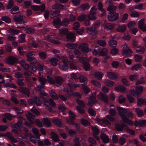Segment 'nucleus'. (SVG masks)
Here are the masks:
<instances>
[{
    "label": "nucleus",
    "instance_id": "nucleus-1",
    "mask_svg": "<svg viewBox=\"0 0 146 146\" xmlns=\"http://www.w3.org/2000/svg\"><path fill=\"white\" fill-rule=\"evenodd\" d=\"M117 109L118 113L123 122L128 125H132L133 122L131 120L129 119L128 118L133 116V113L130 111L127 112L126 109L120 107L118 108Z\"/></svg>",
    "mask_w": 146,
    "mask_h": 146
},
{
    "label": "nucleus",
    "instance_id": "nucleus-2",
    "mask_svg": "<svg viewBox=\"0 0 146 146\" xmlns=\"http://www.w3.org/2000/svg\"><path fill=\"white\" fill-rule=\"evenodd\" d=\"M61 59L62 61L59 64V67L63 71H67L69 69L68 58L65 55H64Z\"/></svg>",
    "mask_w": 146,
    "mask_h": 146
},
{
    "label": "nucleus",
    "instance_id": "nucleus-3",
    "mask_svg": "<svg viewBox=\"0 0 146 146\" xmlns=\"http://www.w3.org/2000/svg\"><path fill=\"white\" fill-rule=\"evenodd\" d=\"M78 48L86 56H87L88 53L91 51V48L89 47L88 44L87 43H83L79 44Z\"/></svg>",
    "mask_w": 146,
    "mask_h": 146
},
{
    "label": "nucleus",
    "instance_id": "nucleus-4",
    "mask_svg": "<svg viewBox=\"0 0 146 146\" xmlns=\"http://www.w3.org/2000/svg\"><path fill=\"white\" fill-rule=\"evenodd\" d=\"M77 87H79L78 84H75L72 81H69V82L67 84V92L68 94L70 96L72 95L73 94L72 90Z\"/></svg>",
    "mask_w": 146,
    "mask_h": 146
},
{
    "label": "nucleus",
    "instance_id": "nucleus-5",
    "mask_svg": "<svg viewBox=\"0 0 146 146\" xmlns=\"http://www.w3.org/2000/svg\"><path fill=\"white\" fill-rule=\"evenodd\" d=\"M136 91L132 90L130 91V93L133 96L137 98L140 96V94L143 91V87L141 86H136L135 87Z\"/></svg>",
    "mask_w": 146,
    "mask_h": 146
},
{
    "label": "nucleus",
    "instance_id": "nucleus-6",
    "mask_svg": "<svg viewBox=\"0 0 146 146\" xmlns=\"http://www.w3.org/2000/svg\"><path fill=\"white\" fill-rule=\"evenodd\" d=\"M97 8L96 6H94L91 8L90 13L87 15V17L89 20H94L96 19L97 16L96 12Z\"/></svg>",
    "mask_w": 146,
    "mask_h": 146
},
{
    "label": "nucleus",
    "instance_id": "nucleus-7",
    "mask_svg": "<svg viewBox=\"0 0 146 146\" xmlns=\"http://www.w3.org/2000/svg\"><path fill=\"white\" fill-rule=\"evenodd\" d=\"M76 101L78 104L80 106H76L77 110L80 113H84L85 112V111L83 109V108L85 107V104L83 102L81 101L78 99H76Z\"/></svg>",
    "mask_w": 146,
    "mask_h": 146
},
{
    "label": "nucleus",
    "instance_id": "nucleus-8",
    "mask_svg": "<svg viewBox=\"0 0 146 146\" xmlns=\"http://www.w3.org/2000/svg\"><path fill=\"white\" fill-rule=\"evenodd\" d=\"M74 54L76 56L79 58V62L81 63H83L84 61H88V59L86 58H84L82 57H80V56L82 54V52L79 50L76 49L74 51Z\"/></svg>",
    "mask_w": 146,
    "mask_h": 146
},
{
    "label": "nucleus",
    "instance_id": "nucleus-9",
    "mask_svg": "<svg viewBox=\"0 0 146 146\" xmlns=\"http://www.w3.org/2000/svg\"><path fill=\"white\" fill-rule=\"evenodd\" d=\"M118 14L115 12L109 13L108 15V19L110 21H113L118 18Z\"/></svg>",
    "mask_w": 146,
    "mask_h": 146
},
{
    "label": "nucleus",
    "instance_id": "nucleus-10",
    "mask_svg": "<svg viewBox=\"0 0 146 146\" xmlns=\"http://www.w3.org/2000/svg\"><path fill=\"white\" fill-rule=\"evenodd\" d=\"M69 114L70 120H69L67 118L66 121L67 123L70 125L74 124V122L73 120L75 119V115L73 112L71 111H69Z\"/></svg>",
    "mask_w": 146,
    "mask_h": 146
},
{
    "label": "nucleus",
    "instance_id": "nucleus-11",
    "mask_svg": "<svg viewBox=\"0 0 146 146\" xmlns=\"http://www.w3.org/2000/svg\"><path fill=\"white\" fill-rule=\"evenodd\" d=\"M13 20L16 22V24H25L26 23V21H23V17L21 15L15 16Z\"/></svg>",
    "mask_w": 146,
    "mask_h": 146
},
{
    "label": "nucleus",
    "instance_id": "nucleus-12",
    "mask_svg": "<svg viewBox=\"0 0 146 146\" xmlns=\"http://www.w3.org/2000/svg\"><path fill=\"white\" fill-rule=\"evenodd\" d=\"M91 127L93 131V136L97 140H99L100 138L98 136V135L100 132L98 129L97 126L95 125L94 126H92Z\"/></svg>",
    "mask_w": 146,
    "mask_h": 146
},
{
    "label": "nucleus",
    "instance_id": "nucleus-13",
    "mask_svg": "<svg viewBox=\"0 0 146 146\" xmlns=\"http://www.w3.org/2000/svg\"><path fill=\"white\" fill-rule=\"evenodd\" d=\"M96 96L95 93L93 94L92 95L90 96L89 99L88 100V105L89 106H91L96 102Z\"/></svg>",
    "mask_w": 146,
    "mask_h": 146
},
{
    "label": "nucleus",
    "instance_id": "nucleus-14",
    "mask_svg": "<svg viewBox=\"0 0 146 146\" xmlns=\"http://www.w3.org/2000/svg\"><path fill=\"white\" fill-rule=\"evenodd\" d=\"M67 41L68 42H75L76 37L74 34L72 33H70L66 35Z\"/></svg>",
    "mask_w": 146,
    "mask_h": 146
},
{
    "label": "nucleus",
    "instance_id": "nucleus-15",
    "mask_svg": "<svg viewBox=\"0 0 146 146\" xmlns=\"http://www.w3.org/2000/svg\"><path fill=\"white\" fill-rule=\"evenodd\" d=\"M96 121L99 122V125H100L102 126H105V125H110V123L109 121L107 120L105 117H104L103 119H101L99 118H97Z\"/></svg>",
    "mask_w": 146,
    "mask_h": 146
},
{
    "label": "nucleus",
    "instance_id": "nucleus-16",
    "mask_svg": "<svg viewBox=\"0 0 146 146\" xmlns=\"http://www.w3.org/2000/svg\"><path fill=\"white\" fill-rule=\"evenodd\" d=\"M97 97L98 99L102 100L105 103H107L108 102V99L107 96L105 94H103L101 92L98 95Z\"/></svg>",
    "mask_w": 146,
    "mask_h": 146
},
{
    "label": "nucleus",
    "instance_id": "nucleus-17",
    "mask_svg": "<svg viewBox=\"0 0 146 146\" xmlns=\"http://www.w3.org/2000/svg\"><path fill=\"white\" fill-rule=\"evenodd\" d=\"M17 59L15 57L10 56L6 59L5 62L7 64L13 65L17 62Z\"/></svg>",
    "mask_w": 146,
    "mask_h": 146
},
{
    "label": "nucleus",
    "instance_id": "nucleus-18",
    "mask_svg": "<svg viewBox=\"0 0 146 146\" xmlns=\"http://www.w3.org/2000/svg\"><path fill=\"white\" fill-rule=\"evenodd\" d=\"M45 8V5L43 4L40 6L37 5H34L31 6V9L35 11H38L39 10L41 11H44Z\"/></svg>",
    "mask_w": 146,
    "mask_h": 146
},
{
    "label": "nucleus",
    "instance_id": "nucleus-19",
    "mask_svg": "<svg viewBox=\"0 0 146 146\" xmlns=\"http://www.w3.org/2000/svg\"><path fill=\"white\" fill-rule=\"evenodd\" d=\"M107 76L109 79L111 80L115 79L118 77L117 74L116 72L111 71L108 72Z\"/></svg>",
    "mask_w": 146,
    "mask_h": 146
},
{
    "label": "nucleus",
    "instance_id": "nucleus-20",
    "mask_svg": "<svg viewBox=\"0 0 146 146\" xmlns=\"http://www.w3.org/2000/svg\"><path fill=\"white\" fill-rule=\"evenodd\" d=\"M53 25L55 28H59L61 26L60 18H57L54 19L53 21Z\"/></svg>",
    "mask_w": 146,
    "mask_h": 146
},
{
    "label": "nucleus",
    "instance_id": "nucleus-21",
    "mask_svg": "<svg viewBox=\"0 0 146 146\" xmlns=\"http://www.w3.org/2000/svg\"><path fill=\"white\" fill-rule=\"evenodd\" d=\"M44 104L46 106H48L49 105L52 107H55L56 106V104L54 100L51 98L49 99L48 101L45 100L44 102Z\"/></svg>",
    "mask_w": 146,
    "mask_h": 146
},
{
    "label": "nucleus",
    "instance_id": "nucleus-22",
    "mask_svg": "<svg viewBox=\"0 0 146 146\" xmlns=\"http://www.w3.org/2000/svg\"><path fill=\"white\" fill-rule=\"evenodd\" d=\"M139 27L143 31H146V25L144 23V20L141 19L138 21Z\"/></svg>",
    "mask_w": 146,
    "mask_h": 146
},
{
    "label": "nucleus",
    "instance_id": "nucleus-23",
    "mask_svg": "<svg viewBox=\"0 0 146 146\" xmlns=\"http://www.w3.org/2000/svg\"><path fill=\"white\" fill-rule=\"evenodd\" d=\"M38 81L40 82V89H37V90H39L41 88H43L44 86V85L46 82V80L45 78H42L40 77H38Z\"/></svg>",
    "mask_w": 146,
    "mask_h": 146
},
{
    "label": "nucleus",
    "instance_id": "nucleus-24",
    "mask_svg": "<svg viewBox=\"0 0 146 146\" xmlns=\"http://www.w3.org/2000/svg\"><path fill=\"white\" fill-rule=\"evenodd\" d=\"M52 8L54 9H66L67 7L60 3L55 4L52 6Z\"/></svg>",
    "mask_w": 146,
    "mask_h": 146
},
{
    "label": "nucleus",
    "instance_id": "nucleus-25",
    "mask_svg": "<svg viewBox=\"0 0 146 146\" xmlns=\"http://www.w3.org/2000/svg\"><path fill=\"white\" fill-rule=\"evenodd\" d=\"M134 124L136 126L139 125L141 127H144L146 126V120H141L138 121H135Z\"/></svg>",
    "mask_w": 146,
    "mask_h": 146
},
{
    "label": "nucleus",
    "instance_id": "nucleus-26",
    "mask_svg": "<svg viewBox=\"0 0 146 146\" xmlns=\"http://www.w3.org/2000/svg\"><path fill=\"white\" fill-rule=\"evenodd\" d=\"M115 25L114 24L107 23L105 25L104 28L107 31H110L113 29Z\"/></svg>",
    "mask_w": 146,
    "mask_h": 146
},
{
    "label": "nucleus",
    "instance_id": "nucleus-27",
    "mask_svg": "<svg viewBox=\"0 0 146 146\" xmlns=\"http://www.w3.org/2000/svg\"><path fill=\"white\" fill-rule=\"evenodd\" d=\"M5 136H7L12 142L13 143H16L17 142V140L13 136L11 135V134L9 133H7L5 134H0V136L1 137H4Z\"/></svg>",
    "mask_w": 146,
    "mask_h": 146
},
{
    "label": "nucleus",
    "instance_id": "nucleus-28",
    "mask_svg": "<svg viewBox=\"0 0 146 146\" xmlns=\"http://www.w3.org/2000/svg\"><path fill=\"white\" fill-rule=\"evenodd\" d=\"M133 59L136 62H141L142 61L143 57L141 55L135 54L134 55Z\"/></svg>",
    "mask_w": 146,
    "mask_h": 146
},
{
    "label": "nucleus",
    "instance_id": "nucleus-29",
    "mask_svg": "<svg viewBox=\"0 0 146 146\" xmlns=\"http://www.w3.org/2000/svg\"><path fill=\"white\" fill-rule=\"evenodd\" d=\"M86 31L88 33L90 34H96L97 33L98 31L95 27L94 28L92 27L87 28Z\"/></svg>",
    "mask_w": 146,
    "mask_h": 146
},
{
    "label": "nucleus",
    "instance_id": "nucleus-30",
    "mask_svg": "<svg viewBox=\"0 0 146 146\" xmlns=\"http://www.w3.org/2000/svg\"><path fill=\"white\" fill-rule=\"evenodd\" d=\"M126 28V26L125 25H119L117 27L116 30L117 32L121 33L125 31Z\"/></svg>",
    "mask_w": 146,
    "mask_h": 146
},
{
    "label": "nucleus",
    "instance_id": "nucleus-31",
    "mask_svg": "<svg viewBox=\"0 0 146 146\" xmlns=\"http://www.w3.org/2000/svg\"><path fill=\"white\" fill-rule=\"evenodd\" d=\"M100 137L103 142L105 143L109 142V139L106 134L104 133H102L100 135Z\"/></svg>",
    "mask_w": 146,
    "mask_h": 146
},
{
    "label": "nucleus",
    "instance_id": "nucleus-32",
    "mask_svg": "<svg viewBox=\"0 0 146 146\" xmlns=\"http://www.w3.org/2000/svg\"><path fill=\"white\" fill-rule=\"evenodd\" d=\"M49 93L51 97L54 100H57L59 98V96L53 90L50 91L49 92Z\"/></svg>",
    "mask_w": 146,
    "mask_h": 146
},
{
    "label": "nucleus",
    "instance_id": "nucleus-33",
    "mask_svg": "<svg viewBox=\"0 0 146 146\" xmlns=\"http://www.w3.org/2000/svg\"><path fill=\"white\" fill-rule=\"evenodd\" d=\"M133 51L132 50L128 48L126 51H124L122 53V55L123 56H130L132 55Z\"/></svg>",
    "mask_w": 146,
    "mask_h": 146
},
{
    "label": "nucleus",
    "instance_id": "nucleus-34",
    "mask_svg": "<svg viewBox=\"0 0 146 146\" xmlns=\"http://www.w3.org/2000/svg\"><path fill=\"white\" fill-rule=\"evenodd\" d=\"M19 63L21 66L25 69L27 70L29 68V65L25 62L24 60H20Z\"/></svg>",
    "mask_w": 146,
    "mask_h": 146
},
{
    "label": "nucleus",
    "instance_id": "nucleus-35",
    "mask_svg": "<svg viewBox=\"0 0 146 146\" xmlns=\"http://www.w3.org/2000/svg\"><path fill=\"white\" fill-rule=\"evenodd\" d=\"M141 65L140 64H137L134 65L131 68V70L133 72H135L138 70V69L141 68Z\"/></svg>",
    "mask_w": 146,
    "mask_h": 146
},
{
    "label": "nucleus",
    "instance_id": "nucleus-36",
    "mask_svg": "<svg viewBox=\"0 0 146 146\" xmlns=\"http://www.w3.org/2000/svg\"><path fill=\"white\" fill-rule=\"evenodd\" d=\"M51 138L55 142H58L60 141L58 135L55 133L52 132L51 133Z\"/></svg>",
    "mask_w": 146,
    "mask_h": 146
},
{
    "label": "nucleus",
    "instance_id": "nucleus-37",
    "mask_svg": "<svg viewBox=\"0 0 146 146\" xmlns=\"http://www.w3.org/2000/svg\"><path fill=\"white\" fill-rule=\"evenodd\" d=\"M51 51L55 54V55L60 59H62L63 56H62L60 54V51L56 49H52Z\"/></svg>",
    "mask_w": 146,
    "mask_h": 146
},
{
    "label": "nucleus",
    "instance_id": "nucleus-38",
    "mask_svg": "<svg viewBox=\"0 0 146 146\" xmlns=\"http://www.w3.org/2000/svg\"><path fill=\"white\" fill-rule=\"evenodd\" d=\"M56 82V85L58 87L61 85L63 81L62 78L60 77H57L55 79Z\"/></svg>",
    "mask_w": 146,
    "mask_h": 146
},
{
    "label": "nucleus",
    "instance_id": "nucleus-39",
    "mask_svg": "<svg viewBox=\"0 0 146 146\" xmlns=\"http://www.w3.org/2000/svg\"><path fill=\"white\" fill-rule=\"evenodd\" d=\"M127 126L124 123H122L121 125L117 124L115 126V128L118 131L122 130L123 128L126 129Z\"/></svg>",
    "mask_w": 146,
    "mask_h": 146
},
{
    "label": "nucleus",
    "instance_id": "nucleus-40",
    "mask_svg": "<svg viewBox=\"0 0 146 146\" xmlns=\"http://www.w3.org/2000/svg\"><path fill=\"white\" fill-rule=\"evenodd\" d=\"M94 77L98 80H101L103 76V74L101 72H95L94 74Z\"/></svg>",
    "mask_w": 146,
    "mask_h": 146
},
{
    "label": "nucleus",
    "instance_id": "nucleus-41",
    "mask_svg": "<svg viewBox=\"0 0 146 146\" xmlns=\"http://www.w3.org/2000/svg\"><path fill=\"white\" fill-rule=\"evenodd\" d=\"M115 91L120 92H123L126 90L125 87L123 86H119L115 88Z\"/></svg>",
    "mask_w": 146,
    "mask_h": 146
},
{
    "label": "nucleus",
    "instance_id": "nucleus-42",
    "mask_svg": "<svg viewBox=\"0 0 146 146\" xmlns=\"http://www.w3.org/2000/svg\"><path fill=\"white\" fill-rule=\"evenodd\" d=\"M89 59L88 61H86L84 60V63H82L83 64L84 68L86 71L89 70H90V65L89 63L87 62L89 61Z\"/></svg>",
    "mask_w": 146,
    "mask_h": 146
},
{
    "label": "nucleus",
    "instance_id": "nucleus-43",
    "mask_svg": "<svg viewBox=\"0 0 146 146\" xmlns=\"http://www.w3.org/2000/svg\"><path fill=\"white\" fill-rule=\"evenodd\" d=\"M135 112L138 116L139 117H141L144 115L143 111L139 108H136L135 109Z\"/></svg>",
    "mask_w": 146,
    "mask_h": 146
},
{
    "label": "nucleus",
    "instance_id": "nucleus-44",
    "mask_svg": "<svg viewBox=\"0 0 146 146\" xmlns=\"http://www.w3.org/2000/svg\"><path fill=\"white\" fill-rule=\"evenodd\" d=\"M26 115L30 123L31 124L33 123L34 122L31 119H34L35 117V116L30 112H28V114H26Z\"/></svg>",
    "mask_w": 146,
    "mask_h": 146
},
{
    "label": "nucleus",
    "instance_id": "nucleus-45",
    "mask_svg": "<svg viewBox=\"0 0 146 146\" xmlns=\"http://www.w3.org/2000/svg\"><path fill=\"white\" fill-rule=\"evenodd\" d=\"M104 83L107 86L111 87L113 86L114 82L108 79H106L104 80Z\"/></svg>",
    "mask_w": 146,
    "mask_h": 146
},
{
    "label": "nucleus",
    "instance_id": "nucleus-46",
    "mask_svg": "<svg viewBox=\"0 0 146 146\" xmlns=\"http://www.w3.org/2000/svg\"><path fill=\"white\" fill-rule=\"evenodd\" d=\"M18 90L24 94L27 95L28 97H29V90L28 89L23 88H20Z\"/></svg>",
    "mask_w": 146,
    "mask_h": 146
},
{
    "label": "nucleus",
    "instance_id": "nucleus-47",
    "mask_svg": "<svg viewBox=\"0 0 146 146\" xmlns=\"http://www.w3.org/2000/svg\"><path fill=\"white\" fill-rule=\"evenodd\" d=\"M145 49V48L143 47L139 46L136 48V51L137 52L142 54L144 52Z\"/></svg>",
    "mask_w": 146,
    "mask_h": 146
},
{
    "label": "nucleus",
    "instance_id": "nucleus-48",
    "mask_svg": "<svg viewBox=\"0 0 146 146\" xmlns=\"http://www.w3.org/2000/svg\"><path fill=\"white\" fill-rule=\"evenodd\" d=\"M60 11L58 10L52 11L50 13V15L51 16V17L52 18L60 15Z\"/></svg>",
    "mask_w": 146,
    "mask_h": 146
},
{
    "label": "nucleus",
    "instance_id": "nucleus-49",
    "mask_svg": "<svg viewBox=\"0 0 146 146\" xmlns=\"http://www.w3.org/2000/svg\"><path fill=\"white\" fill-rule=\"evenodd\" d=\"M43 123L44 125L47 127H49L51 125L50 121L47 118H44L43 119Z\"/></svg>",
    "mask_w": 146,
    "mask_h": 146
},
{
    "label": "nucleus",
    "instance_id": "nucleus-50",
    "mask_svg": "<svg viewBox=\"0 0 146 146\" xmlns=\"http://www.w3.org/2000/svg\"><path fill=\"white\" fill-rule=\"evenodd\" d=\"M110 110L109 111L110 113L113 116L115 115L116 114V112L114 110L115 106L113 105H111L110 106Z\"/></svg>",
    "mask_w": 146,
    "mask_h": 146
},
{
    "label": "nucleus",
    "instance_id": "nucleus-51",
    "mask_svg": "<svg viewBox=\"0 0 146 146\" xmlns=\"http://www.w3.org/2000/svg\"><path fill=\"white\" fill-rule=\"evenodd\" d=\"M69 22L70 21L69 19L67 18H65L64 19L62 20V21H61V25L64 26H67L69 24Z\"/></svg>",
    "mask_w": 146,
    "mask_h": 146
},
{
    "label": "nucleus",
    "instance_id": "nucleus-52",
    "mask_svg": "<svg viewBox=\"0 0 146 146\" xmlns=\"http://www.w3.org/2000/svg\"><path fill=\"white\" fill-rule=\"evenodd\" d=\"M117 7L113 5H109L107 8V10L109 13H113L116 9Z\"/></svg>",
    "mask_w": 146,
    "mask_h": 146
},
{
    "label": "nucleus",
    "instance_id": "nucleus-53",
    "mask_svg": "<svg viewBox=\"0 0 146 146\" xmlns=\"http://www.w3.org/2000/svg\"><path fill=\"white\" fill-rule=\"evenodd\" d=\"M117 44V42L114 39H112L109 41V44L111 47H115Z\"/></svg>",
    "mask_w": 146,
    "mask_h": 146
},
{
    "label": "nucleus",
    "instance_id": "nucleus-54",
    "mask_svg": "<svg viewBox=\"0 0 146 146\" xmlns=\"http://www.w3.org/2000/svg\"><path fill=\"white\" fill-rule=\"evenodd\" d=\"M79 78L81 83H85L88 82L86 78L84 75H81L79 77Z\"/></svg>",
    "mask_w": 146,
    "mask_h": 146
},
{
    "label": "nucleus",
    "instance_id": "nucleus-55",
    "mask_svg": "<svg viewBox=\"0 0 146 146\" xmlns=\"http://www.w3.org/2000/svg\"><path fill=\"white\" fill-rule=\"evenodd\" d=\"M27 60L30 63L32 64H36L37 62L36 59L32 57L27 58Z\"/></svg>",
    "mask_w": 146,
    "mask_h": 146
},
{
    "label": "nucleus",
    "instance_id": "nucleus-56",
    "mask_svg": "<svg viewBox=\"0 0 146 146\" xmlns=\"http://www.w3.org/2000/svg\"><path fill=\"white\" fill-rule=\"evenodd\" d=\"M90 7V6L88 4H83L81 5L80 9L81 10H86L88 9Z\"/></svg>",
    "mask_w": 146,
    "mask_h": 146
},
{
    "label": "nucleus",
    "instance_id": "nucleus-57",
    "mask_svg": "<svg viewBox=\"0 0 146 146\" xmlns=\"http://www.w3.org/2000/svg\"><path fill=\"white\" fill-rule=\"evenodd\" d=\"M78 44L76 43L67 44L66 46L69 48L74 49L77 47Z\"/></svg>",
    "mask_w": 146,
    "mask_h": 146
},
{
    "label": "nucleus",
    "instance_id": "nucleus-58",
    "mask_svg": "<svg viewBox=\"0 0 146 146\" xmlns=\"http://www.w3.org/2000/svg\"><path fill=\"white\" fill-rule=\"evenodd\" d=\"M126 98L123 96L120 95L118 98V102L120 104L124 103L126 100Z\"/></svg>",
    "mask_w": 146,
    "mask_h": 146
},
{
    "label": "nucleus",
    "instance_id": "nucleus-59",
    "mask_svg": "<svg viewBox=\"0 0 146 146\" xmlns=\"http://www.w3.org/2000/svg\"><path fill=\"white\" fill-rule=\"evenodd\" d=\"M68 30L65 28L60 29L59 30V33L60 35H65L68 32Z\"/></svg>",
    "mask_w": 146,
    "mask_h": 146
},
{
    "label": "nucleus",
    "instance_id": "nucleus-60",
    "mask_svg": "<svg viewBox=\"0 0 146 146\" xmlns=\"http://www.w3.org/2000/svg\"><path fill=\"white\" fill-rule=\"evenodd\" d=\"M1 19L7 23H9L11 22V18L7 16H3L2 17Z\"/></svg>",
    "mask_w": 146,
    "mask_h": 146
},
{
    "label": "nucleus",
    "instance_id": "nucleus-61",
    "mask_svg": "<svg viewBox=\"0 0 146 146\" xmlns=\"http://www.w3.org/2000/svg\"><path fill=\"white\" fill-rule=\"evenodd\" d=\"M56 36V35L55 33H51L47 36H46L45 39L48 40L50 41V40H51V38H54Z\"/></svg>",
    "mask_w": 146,
    "mask_h": 146
},
{
    "label": "nucleus",
    "instance_id": "nucleus-62",
    "mask_svg": "<svg viewBox=\"0 0 146 146\" xmlns=\"http://www.w3.org/2000/svg\"><path fill=\"white\" fill-rule=\"evenodd\" d=\"M129 79L130 81H133L137 80L139 78V76L136 74L130 75L129 77Z\"/></svg>",
    "mask_w": 146,
    "mask_h": 146
},
{
    "label": "nucleus",
    "instance_id": "nucleus-63",
    "mask_svg": "<svg viewBox=\"0 0 146 146\" xmlns=\"http://www.w3.org/2000/svg\"><path fill=\"white\" fill-rule=\"evenodd\" d=\"M50 61L53 66H56L57 64L58 60L56 58H51L50 59Z\"/></svg>",
    "mask_w": 146,
    "mask_h": 146
},
{
    "label": "nucleus",
    "instance_id": "nucleus-64",
    "mask_svg": "<svg viewBox=\"0 0 146 146\" xmlns=\"http://www.w3.org/2000/svg\"><path fill=\"white\" fill-rule=\"evenodd\" d=\"M74 146H80V143L79 138L78 137H76L74 140Z\"/></svg>",
    "mask_w": 146,
    "mask_h": 146
}]
</instances>
